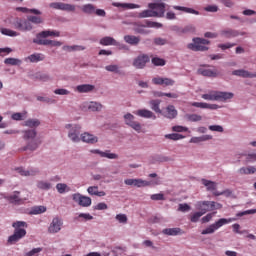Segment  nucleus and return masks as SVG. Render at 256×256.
Segmentation results:
<instances>
[{"instance_id":"a878e982","label":"nucleus","mask_w":256,"mask_h":256,"mask_svg":"<svg viewBox=\"0 0 256 256\" xmlns=\"http://www.w3.org/2000/svg\"><path fill=\"white\" fill-rule=\"evenodd\" d=\"M163 235L175 237L177 235H183L181 228H165L162 230Z\"/></svg>"},{"instance_id":"39448f33","label":"nucleus","mask_w":256,"mask_h":256,"mask_svg":"<svg viewBox=\"0 0 256 256\" xmlns=\"http://www.w3.org/2000/svg\"><path fill=\"white\" fill-rule=\"evenodd\" d=\"M233 221H235V218H221L218 221H216L214 224H212L209 227H207L206 229L202 230L201 234L202 235H211L215 231H217V229H221V227H223V225H228V223H233Z\"/></svg>"},{"instance_id":"37998d69","label":"nucleus","mask_w":256,"mask_h":256,"mask_svg":"<svg viewBox=\"0 0 256 256\" xmlns=\"http://www.w3.org/2000/svg\"><path fill=\"white\" fill-rule=\"evenodd\" d=\"M56 189H57L58 193H60V195H63V193H67V192L71 191V188H69V186H67V184H65V183H58L56 185Z\"/></svg>"},{"instance_id":"49530a36","label":"nucleus","mask_w":256,"mask_h":256,"mask_svg":"<svg viewBox=\"0 0 256 256\" xmlns=\"http://www.w3.org/2000/svg\"><path fill=\"white\" fill-rule=\"evenodd\" d=\"M150 105L152 111H155V113H161V108H159V105H161V100H151Z\"/></svg>"},{"instance_id":"cd10ccee","label":"nucleus","mask_w":256,"mask_h":256,"mask_svg":"<svg viewBox=\"0 0 256 256\" xmlns=\"http://www.w3.org/2000/svg\"><path fill=\"white\" fill-rule=\"evenodd\" d=\"M61 33L58 31L45 30L37 34L38 38L46 39V37H60Z\"/></svg>"},{"instance_id":"6ab92c4d","label":"nucleus","mask_w":256,"mask_h":256,"mask_svg":"<svg viewBox=\"0 0 256 256\" xmlns=\"http://www.w3.org/2000/svg\"><path fill=\"white\" fill-rule=\"evenodd\" d=\"M16 171L22 176V177H35V175H39V169L32 168L30 170H25L23 167L17 168Z\"/></svg>"},{"instance_id":"9d476101","label":"nucleus","mask_w":256,"mask_h":256,"mask_svg":"<svg viewBox=\"0 0 256 256\" xmlns=\"http://www.w3.org/2000/svg\"><path fill=\"white\" fill-rule=\"evenodd\" d=\"M72 199L75 203H78L80 207H91V197L83 196L79 193H75L72 195Z\"/></svg>"},{"instance_id":"f03ea898","label":"nucleus","mask_w":256,"mask_h":256,"mask_svg":"<svg viewBox=\"0 0 256 256\" xmlns=\"http://www.w3.org/2000/svg\"><path fill=\"white\" fill-rule=\"evenodd\" d=\"M12 227L14 229L13 235L8 237V243L10 245H14V243H18V241H21L25 235H27V222L25 221H16L12 223Z\"/></svg>"},{"instance_id":"dca6fc26","label":"nucleus","mask_w":256,"mask_h":256,"mask_svg":"<svg viewBox=\"0 0 256 256\" xmlns=\"http://www.w3.org/2000/svg\"><path fill=\"white\" fill-rule=\"evenodd\" d=\"M90 153H94L95 155H100V157H105L106 159H119V155L115 153H111V150H106L105 152H103L99 149H94V150H91Z\"/></svg>"},{"instance_id":"473e14b6","label":"nucleus","mask_w":256,"mask_h":256,"mask_svg":"<svg viewBox=\"0 0 256 256\" xmlns=\"http://www.w3.org/2000/svg\"><path fill=\"white\" fill-rule=\"evenodd\" d=\"M45 59V56L43 54H31L26 58V61L28 60L30 63H39V61H43Z\"/></svg>"},{"instance_id":"3c124183","label":"nucleus","mask_w":256,"mask_h":256,"mask_svg":"<svg viewBox=\"0 0 256 256\" xmlns=\"http://www.w3.org/2000/svg\"><path fill=\"white\" fill-rule=\"evenodd\" d=\"M64 51H85L84 46L74 45V46H63Z\"/></svg>"},{"instance_id":"1a4fd4ad","label":"nucleus","mask_w":256,"mask_h":256,"mask_svg":"<svg viewBox=\"0 0 256 256\" xmlns=\"http://www.w3.org/2000/svg\"><path fill=\"white\" fill-rule=\"evenodd\" d=\"M66 129H70L68 137L69 139H71V141H73V143H79L81 141V138H79V133H81V126H73L71 124H68L66 125Z\"/></svg>"},{"instance_id":"c03bdc74","label":"nucleus","mask_w":256,"mask_h":256,"mask_svg":"<svg viewBox=\"0 0 256 256\" xmlns=\"http://www.w3.org/2000/svg\"><path fill=\"white\" fill-rule=\"evenodd\" d=\"M0 31L2 35H6L7 37H19V33L17 31H13L9 28H2Z\"/></svg>"},{"instance_id":"864d4df0","label":"nucleus","mask_w":256,"mask_h":256,"mask_svg":"<svg viewBox=\"0 0 256 256\" xmlns=\"http://www.w3.org/2000/svg\"><path fill=\"white\" fill-rule=\"evenodd\" d=\"M188 121H191L192 123H197L198 121H201L203 117L199 114H189L187 115Z\"/></svg>"},{"instance_id":"c756f323","label":"nucleus","mask_w":256,"mask_h":256,"mask_svg":"<svg viewBox=\"0 0 256 256\" xmlns=\"http://www.w3.org/2000/svg\"><path fill=\"white\" fill-rule=\"evenodd\" d=\"M89 195H96V197H105V191H99L98 186H89L87 189Z\"/></svg>"},{"instance_id":"412c9836","label":"nucleus","mask_w":256,"mask_h":256,"mask_svg":"<svg viewBox=\"0 0 256 256\" xmlns=\"http://www.w3.org/2000/svg\"><path fill=\"white\" fill-rule=\"evenodd\" d=\"M232 75H236V77H243L244 79H254L256 77V73H251L244 69L234 70Z\"/></svg>"},{"instance_id":"2f4dec72","label":"nucleus","mask_w":256,"mask_h":256,"mask_svg":"<svg viewBox=\"0 0 256 256\" xmlns=\"http://www.w3.org/2000/svg\"><path fill=\"white\" fill-rule=\"evenodd\" d=\"M198 74L203 75V77H217V71L205 68H199Z\"/></svg>"},{"instance_id":"09e8293b","label":"nucleus","mask_w":256,"mask_h":256,"mask_svg":"<svg viewBox=\"0 0 256 256\" xmlns=\"http://www.w3.org/2000/svg\"><path fill=\"white\" fill-rule=\"evenodd\" d=\"M165 138L170 139L171 141H179L181 139H185V136L177 133H172V134H166Z\"/></svg>"},{"instance_id":"bb28decb","label":"nucleus","mask_w":256,"mask_h":256,"mask_svg":"<svg viewBox=\"0 0 256 256\" xmlns=\"http://www.w3.org/2000/svg\"><path fill=\"white\" fill-rule=\"evenodd\" d=\"M81 141H83L84 143H90L91 145H94V143H97L98 139L97 136L85 132L81 135Z\"/></svg>"},{"instance_id":"0e129e2a","label":"nucleus","mask_w":256,"mask_h":256,"mask_svg":"<svg viewBox=\"0 0 256 256\" xmlns=\"http://www.w3.org/2000/svg\"><path fill=\"white\" fill-rule=\"evenodd\" d=\"M172 130H173L175 133H184V132L189 131V128L183 127V126H173Z\"/></svg>"},{"instance_id":"c85d7f7f","label":"nucleus","mask_w":256,"mask_h":256,"mask_svg":"<svg viewBox=\"0 0 256 256\" xmlns=\"http://www.w3.org/2000/svg\"><path fill=\"white\" fill-rule=\"evenodd\" d=\"M93 89H95V86L91 84H82L76 87V91H78V93H91Z\"/></svg>"},{"instance_id":"4c0bfd02","label":"nucleus","mask_w":256,"mask_h":256,"mask_svg":"<svg viewBox=\"0 0 256 256\" xmlns=\"http://www.w3.org/2000/svg\"><path fill=\"white\" fill-rule=\"evenodd\" d=\"M205 213H207V209H202L200 212H196V213L192 214L190 216L191 223H197V221H199V219H201V217H203V215H205Z\"/></svg>"},{"instance_id":"0eeeda50","label":"nucleus","mask_w":256,"mask_h":256,"mask_svg":"<svg viewBox=\"0 0 256 256\" xmlns=\"http://www.w3.org/2000/svg\"><path fill=\"white\" fill-rule=\"evenodd\" d=\"M13 27L16 28L18 31H31L33 29V24L29 22V18L22 19L16 18L13 22Z\"/></svg>"},{"instance_id":"423d86ee","label":"nucleus","mask_w":256,"mask_h":256,"mask_svg":"<svg viewBox=\"0 0 256 256\" xmlns=\"http://www.w3.org/2000/svg\"><path fill=\"white\" fill-rule=\"evenodd\" d=\"M209 40L205 38H194L193 43L188 44V49L191 51H208L209 47L205 45H209Z\"/></svg>"},{"instance_id":"13d9d810","label":"nucleus","mask_w":256,"mask_h":256,"mask_svg":"<svg viewBox=\"0 0 256 256\" xmlns=\"http://www.w3.org/2000/svg\"><path fill=\"white\" fill-rule=\"evenodd\" d=\"M41 251H43V248H41V247L34 248V249L30 250L29 252H26L24 254V256H39V253H41Z\"/></svg>"},{"instance_id":"aec40b11","label":"nucleus","mask_w":256,"mask_h":256,"mask_svg":"<svg viewBox=\"0 0 256 256\" xmlns=\"http://www.w3.org/2000/svg\"><path fill=\"white\" fill-rule=\"evenodd\" d=\"M210 207L211 211L215 209H222L223 205L221 203H217L215 201H200L198 202V207L201 209V207Z\"/></svg>"},{"instance_id":"79ce46f5","label":"nucleus","mask_w":256,"mask_h":256,"mask_svg":"<svg viewBox=\"0 0 256 256\" xmlns=\"http://www.w3.org/2000/svg\"><path fill=\"white\" fill-rule=\"evenodd\" d=\"M83 13H87V15H93L95 13V5L93 4H85L81 7Z\"/></svg>"},{"instance_id":"b1692460","label":"nucleus","mask_w":256,"mask_h":256,"mask_svg":"<svg viewBox=\"0 0 256 256\" xmlns=\"http://www.w3.org/2000/svg\"><path fill=\"white\" fill-rule=\"evenodd\" d=\"M124 41L128 45L137 46L139 43H141V37L135 36V35H125Z\"/></svg>"},{"instance_id":"de8ad7c7","label":"nucleus","mask_w":256,"mask_h":256,"mask_svg":"<svg viewBox=\"0 0 256 256\" xmlns=\"http://www.w3.org/2000/svg\"><path fill=\"white\" fill-rule=\"evenodd\" d=\"M37 187L38 189H42L43 191H49V189H51V183L47 181H38Z\"/></svg>"},{"instance_id":"4468645a","label":"nucleus","mask_w":256,"mask_h":256,"mask_svg":"<svg viewBox=\"0 0 256 256\" xmlns=\"http://www.w3.org/2000/svg\"><path fill=\"white\" fill-rule=\"evenodd\" d=\"M152 83L154 85H162L163 87H172V85H175V80L158 76L152 79Z\"/></svg>"},{"instance_id":"20e7f679","label":"nucleus","mask_w":256,"mask_h":256,"mask_svg":"<svg viewBox=\"0 0 256 256\" xmlns=\"http://www.w3.org/2000/svg\"><path fill=\"white\" fill-rule=\"evenodd\" d=\"M234 94L231 92H221V91H210L207 94H202L201 98L205 101H229L233 99Z\"/></svg>"},{"instance_id":"603ef678","label":"nucleus","mask_w":256,"mask_h":256,"mask_svg":"<svg viewBox=\"0 0 256 256\" xmlns=\"http://www.w3.org/2000/svg\"><path fill=\"white\" fill-rule=\"evenodd\" d=\"M27 19L31 24L34 23L35 25H39L43 23V18H41V16H28Z\"/></svg>"},{"instance_id":"69168bd1","label":"nucleus","mask_w":256,"mask_h":256,"mask_svg":"<svg viewBox=\"0 0 256 256\" xmlns=\"http://www.w3.org/2000/svg\"><path fill=\"white\" fill-rule=\"evenodd\" d=\"M106 71L110 73H119V66L117 65H108L105 67Z\"/></svg>"},{"instance_id":"9b49d317","label":"nucleus","mask_w":256,"mask_h":256,"mask_svg":"<svg viewBox=\"0 0 256 256\" xmlns=\"http://www.w3.org/2000/svg\"><path fill=\"white\" fill-rule=\"evenodd\" d=\"M124 121L126 125L137 131V133H141V123L135 121V116L131 113H127L124 115Z\"/></svg>"},{"instance_id":"4d7b16f0","label":"nucleus","mask_w":256,"mask_h":256,"mask_svg":"<svg viewBox=\"0 0 256 256\" xmlns=\"http://www.w3.org/2000/svg\"><path fill=\"white\" fill-rule=\"evenodd\" d=\"M4 63L5 65H21V60L17 58H6Z\"/></svg>"},{"instance_id":"c9c22d12","label":"nucleus","mask_w":256,"mask_h":256,"mask_svg":"<svg viewBox=\"0 0 256 256\" xmlns=\"http://www.w3.org/2000/svg\"><path fill=\"white\" fill-rule=\"evenodd\" d=\"M41 125V122L38 119H28L24 122L25 127H29L30 129H35Z\"/></svg>"},{"instance_id":"f257e3e1","label":"nucleus","mask_w":256,"mask_h":256,"mask_svg":"<svg viewBox=\"0 0 256 256\" xmlns=\"http://www.w3.org/2000/svg\"><path fill=\"white\" fill-rule=\"evenodd\" d=\"M22 138L26 141V145L22 148V151H37L41 141L37 139V130L27 129L22 131Z\"/></svg>"},{"instance_id":"5fc2aeb1","label":"nucleus","mask_w":256,"mask_h":256,"mask_svg":"<svg viewBox=\"0 0 256 256\" xmlns=\"http://www.w3.org/2000/svg\"><path fill=\"white\" fill-rule=\"evenodd\" d=\"M152 64L155 65L156 67H163L165 66V59L154 57L152 58Z\"/></svg>"},{"instance_id":"72a5a7b5","label":"nucleus","mask_w":256,"mask_h":256,"mask_svg":"<svg viewBox=\"0 0 256 256\" xmlns=\"http://www.w3.org/2000/svg\"><path fill=\"white\" fill-rule=\"evenodd\" d=\"M165 117H167V119H175V117H177V110L175 109V106L169 105L166 108Z\"/></svg>"},{"instance_id":"58836bf2","label":"nucleus","mask_w":256,"mask_h":256,"mask_svg":"<svg viewBox=\"0 0 256 256\" xmlns=\"http://www.w3.org/2000/svg\"><path fill=\"white\" fill-rule=\"evenodd\" d=\"M173 9H175L176 11H183L184 13H191L192 15H199V11L192 8H187L183 6H173Z\"/></svg>"},{"instance_id":"680f3d73","label":"nucleus","mask_w":256,"mask_h":256,"mask_svg":"<svg viewBox=\"0 0 256 256\" xmlns=\"http://www.w3.org/2000/svg\"><path fill=\"white\" fill-rule=\"evenodd\" d=\"M11 118L13 119V121H23V119H25V113H14L12 114Z\"/></svg>"},{"instance_id":"393cba45","label":"nucleus","mask_w":256,"mask_h":256,"mask_svg":"<svg viewBox=\"0 0 256 256\" xmlns=\"http://www.w3.org/2000/svg\"><path fill=\"white\" fill-rule=\"evenodd\" d=\"M100 45H104L105 47L109 45H114L115 47H119V42L115 40V38L111 36H105L100 40Z\"/></svg>"},{"instance_id":"f704fd0d","label":"nucleus","mask_w":256,"mask_h":256,"mask_svg":"<svg viewBox=\"0 0 256 256\" xmlns=\"http://www.w3.org/2000/svg\"><path fill=\"white\" fill-rule=\"evenodd\" d=\"M238 173H240V175H254L256 168L254 166L242 167L238 170Z\"/></svg>"},{"instance_id":"e433bc0d","label":"nucleus","mask_w":256,"mask_h":256,"mask_svg":"<svg viewBox=\"0 0 256 256\" xmlns=\"http://www.w3.org/2000/svg\"><path fill=\"white\" fill-rule=\"evenodd\" d=\"M16 11H20L21 13H32L33 15H42V12L35 8L29 9L27 7H18L16 8Z\"/></svg>"},{"instance_id":"774afa93","label":"nucleus","mask_w":256,"mask_h":256,"mask_svg":"<svg viewBox=\"0 0 256 256\" xmlns=\"http://www.w3.org/2000/svg\"><path fill=\"white\" fill-rule=\"evenodd\" d=\"M116 219L120 223H127V215H125V214H118V215H116Z\"/></svg>"},{"instance_id":"7c9ffc66","label":"nucleus","mask_w":256,"mask_h":256,"mask_svg":"<svg viewBox=\"0 0 256 256\" xmlns=\"http://www.w3.org/2000/svg\"><path fill=\"white\" fill-rule=\"evenodd\" d=\"M113 7H122V9H139V5L133 3L113 2Z\"/></svg>"},{"instance_id":"a18cd8bd","label":"nucleus","mask_w":256,"mask_h":256,"mask_svg":"<svg viewBox=\"0 0 256 256\" xmlns=\"http://www.w3.org/2000/svg\"><path fill=\"white\" fill-rule=\"evenodd\" d=\"M199 109L217 110V109H220V106L217 104H208L205 102H199Z\"/></svg>"},{"instance_id":"6e6552de","label":"nucleus","mask_w":256,"mask_h":256,"mask_svg":"<svg viewBox=\"0 0 256 256\" xmlns=\"http://www.w3.org/2000/svg\"><path fill=\"white\" fill-rule=\"evenodd\" d=\"M150 61L151 58H149V55L141 54L134 58L132 65L133 67H135V69H145L147 63H149Z\"/></svg>"},{"instance_id":"f8f14e48","label":"nucleus","mask_w":256,"mask_h":256,"mask_svg":"<svg viewBox=\"0 0 256 256\" xmlns=\"http://www.w3.org/2000/svg\"><path fill=\"white\" fill-rule=\"evenodd\" d=\"M51 9H57L59 11H75V5L65 4L63 2H52L49 4Z\"/></svg>"},{"instance_id":"5701e85b","label":"nucleus","mask_w":256,"mask_h":256,"mask_svg":"<svg viewBox=\"0 0 256 256\" xmlns=\"http://www.w3.org/2000/svg\"><path fill=\"white\" fill-rule=\"evenodd\" d=\"M135 115L143 117L144 119H157V116H155L151 110L147 109H139L135 112Z\"/></svg>"},{"instance_id":"338daca9","label":"nucleus","mask_w":256,"mask_h":256,"mask_svg":"<svg viewBox=\"0 0 256 256\" xmlns=\"http://www.w3.org/2000/svg\"><path fill=\"white\" fill-rule=\"evenodd\" d=\"M210 131H216L217 133H223V127L219 125H211L209 126Z\"/></svg>"},{"instance_id":"a211bd4d","label":"nucleus","mask_w":256,"mask_h":256,"mask_svg":"<svg viewBox=\"0 0 256 256\" xmlns=\"http://www.w3.org/2000/svg\"><path fill=\"white\" fill-rule=\"evenodd\" d=\"M19 191H15L13 195L7 196L3 193H1V197H3V199H6V201H9L10 203H15L16 205H21V203H23V199L19 198Z\"/></svg>"},{"instance_id":"8fccbe9b","label":"nucleus","mask_w":256,"mask_h":256,"mask_svg":"<svg viewBox=\"0 0 256 256\" xmlns=\"http://www.w3.org/2000/svg\"><path fill=\"white\" fill-rule=\"evenodd\" d=\"M211 139V136L206 135V136H200V137H192L190 139V143H201L203 141H209Z\"/></svg>"},{"instance_id":"ea45409f","label":"nucleus","mask_w":256,"mask_h":256,"mask_svg":"<svg viewBox=\"0 0 256 256\" xmlns=\"http://www.w3.org/2000/svg\"><path fill=\"white\" fill-rule=\"evenodd\" d=\"M87 109H89V111H101V109H103V104L99 103V102H89L87 104Z\"/></svg>"},{"instance_id":"a19ab883","label":"nucleus","mask_w":256,"mask_h":256,"mask_svg":"<svg viewBox=\"0 0 256 256\" xmlns=\"http://www.w3.org/2000/svg\"><path fill=\"white\" fill-rule=\"evenodd\" d=\"M47 211V207L45 206H34L30 211V215H41V213H45Z\"/></svg>"},{"instance_id":"052dcab7","label":"nucleus","mask_w":256,"mask_h":256,"mask_svg":"<svg viewBox=\"0 0 256 256\" xmlns=\"http://www.w3.org/2000/svg\"><path fill=\"white\" fill-rule=\"evenodd\" d=\"M150 199H152V201H165V195L162 193L152 194Z\"/></svg>"},{"instance_id":"f3484780","label":"nucleus","mask_w":256,"mask_h":256,"mask_svg":"<svg viewBox=\"0 0 256 256\" xmlns=\"http://www.w3.org/2000/svg\"><path fill=\"white\" fill-rule=\"evenodd\" d=\"M62 225L63 221H61V219L54 218L48 228L49 233H59L61 231Z\"/></svg>"},{"instance_id":"ddd939ff","label":"nucleus","mask_w":256,"mask_h":256,"mask_svg":"<svg viewBox=\"0 0 256 256\" xmlns=\"http://www.w3.org/2000/svg\"><path fill=\"white\" fill-rule=\"evenodd\" d=\"M202 185L207 188V191H214L213 195H215V197H219L225 194V192H217V183L211 180L202 179Z\"/></svg>"},{"instance_id":"7ed1b4c3","label":"nucleus","mask_w":256,"mask_h":256,"mask_svg":"<svg viewBox=\"0 0 256 256\" xmlns=\"http://www.w3.org/2000/svg\"><path fill=\"white\" fill-rule=\"evenodd\" d=\"M149 10H144L139 13L140 19L147 17H163L165 15V3H150L148 4Z\"/></svg>"},{"instance_id":"e2e57ef3","label":"nucleus","mask_w":256,"mask_h":256,"mask_svg":"<svg viewBox=\"0 0 256 256\" xmlns=\"http://www.w3.org/2000/svg\"><path fill=\"white\" fill-rule=\"evenodd\" d=\"M178 211H181L182 213H187V211H191V206L189 204H179Z\"/></svg>"},{"instance_id":"bf43d9fd","label":"nucleus","mask_w":256,"mask_h":256,"mask_svg":"<svg viewBox=\"0 0 256 256\" xmlns=\"http://www.w3.org/2000/svg\"><path fill=\"white\" fill-rule=\"evenodd\" d=\"M157 97H169L170 99H177L179 95L177 93H163V92H158Z\"/></svg>"},{"instance_id":"2eb2a0df","label":"nucleus","mask_w":256,"mask_h":256,"mask_svg":"<svg viewBox=\"0 0 256 256\" xmlns=\"http://www.w3.org/2000/svg\"><path fill=\"white\" fill-rule=\"evenodd\" d=\"M125 185L133 186V187H149L151 182L143 180V179H126L124 180Z\"/></svg>"},{"instance_id":"6e6d98bb","label":"nucleus","mask_w":256,"mask_h":256,"mask_svg":"<svg viewBox=\"0 0 256 256\" xmlns=\"http://www.w3.org/2000/svg\"><path fill=\"white\" fill-rule=\"evenodd\" d=\"M33 43H36V45H46V46H50L51 44V40H47V39H42V38H35L33 40Z\"/></svg>"},{"instance_id":"4be33fe9","label":"nucleus","mask_w":256,"mask_h":256,"mask_svg":"<svg viewBox=\"0 0 256 256\" xmlns=\"http://www.w3.org/2000/svg\"><path fill=\"white\" fill-rule=\"evenodd\" d=\"M220 35L222 37H225L226 39H232L233 37H239V35H245V33H241L233 29H226V30H222L220 32Z\"/></svg>"}]
</instances>
